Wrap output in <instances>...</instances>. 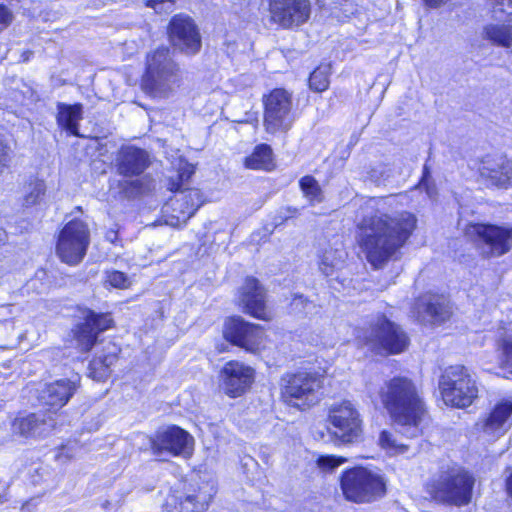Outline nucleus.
<instances>
[{
  "mask_svg": "<svg viewBox=\"0 0 512 512\" xmlns=\"http://www.w3.org/2000/svg\"><path fill=\"white\" fill-rule=\"evenodd\" d=\"M280 385L281 397L288 405L305 409L321 399L322 380L314 373H286L281 377Z\"/></svg>",
  "mask_w": 512,
  "mask_h": 512,
  "instance_id": "obj_6",
  "label": "nucleus"
},
{
  "mask_svg": "<svg viewBox=\"0 0 512 512\" xmlns=\"http://www.w3.org/2000/svg\"><path fill=\"white\" fill-rule=\"evenodd\" d=\"M500 366L511 369L512 374V337L506 336L498 341Z\"/></svg>",
  "mask_w": 512,
  "mask_h": 512,
  "instance_id": "obj_37",
  "label": "nucleus"
},
{
  "mask_svg": "<svg viewBox=\"0 0 512 512\" xmlns=\"http://www.w3.org/2000/svg\"><path fill=\"white\" fill-rule=\"evenodd\" d=\"M73 332L77 347L82 352H88L96 343L97 332H95L86 316L84 317V322L78 324Z\"/></svg>",
  "mask_w": 512,
  "mask_h": 512,
  "instance_id": "obj_31",
  "label": "nucleus"
},
{
  "mask_svg": "<svg viewBox=\"0 0 512 512\" xmlns=\"http://www.w3.org/2000/svg\"><path fill=\"white\" fill-rule=\"evenodd\" d=\"M425 315L423 320L431 324H440L449 319L451 307L443 295H429L424 299Z\"/></svg>",
  "mask_w": 512,
  "mask_h": 512,
  "instance_id": "obj_26",
  "label": "nucleus"
},
{
  "mask_svg": "<svg viewBox=\"0 0 512 512\" xmlns=\"http://www.w3.org/2000/svg\"><path fill=\"white\" fill-rule=\"evenodd\" d=\"M106 239L108 241H110L111 243H114L116 241V239H117V232L113 231V230L107 232Z\"/></svg>",
  "mask_w": 512,
  "mask_h": 512,
  "instance_id": "obj_48",
  "label": "nucleus"
},
{
  "mask_svg": "<svg viewBox=\"0 0 512 512\" xmlns=\"http://www.w3.org/2000/svg\"><path fill=\"white\" fill-rule=\"evenodd\" d=\"M481 37L491 45L509 49L512 47V24L493 22L483 26Z\"/></svg>",
  "mask_w": 512,
  "mask_h": 512,
  "instance_id": "obj_27",
  "label": "nucleus"
},
{
  "mask_svg": "<svg viewBox=\"0 0 512 512\" xmlns=\"http://www.w3.org/2000/svg\"><path fill=\"white\" fill-rule=\"evenodd\" d=\"M194 173V170L191 166L186 165L182 168L177 174V181L171 180L169 182V190L171 191H182V187L184 182L187 181L191 175ZM185 189H183L184 191Z\"/></svg>",
  "mask_w": 512,
  "mask_h": 512,
  "instance_id": "obj_39",
  "label": "nucleus"
},
{
  "mask_svg": "<svg viewBox=\"0 0 512 512\" xmlns=\"http://www.w3.org/2000/svg\"><path fill=\"white\" fill-rule=\"evenodd\" d=\"M13 20L12 12L4 5L0 4V32L6 29Z\"/></svg>",
  "mask_w": 512,
  "mask_h": 512,
  "instance_id": "obj_44",
  "label": "nucleus"
},
{
  "mask_svg": "<svg viewBox=\"0 0 512 512\" xmlns=\"http://www.w3.org/2000/svg\"><path fill=\"white\" fill-rule=\"evenodd\" d=\"M501 5H507L508 7L512 8V0H496Z\"/></svg>",
  "mask_w": 512,
  "mask_h": 512,
  "instance_id": "obj_51",
  "label": "nucleus"
},
{
  "mask_svg": "<svg viewBox=\"0 0 512 512\" xmlns=\"http://www.w3.org/2000/svg\"><path fill=\"white\" fill-rule=\"evenodd\" d=\"M345 258L346 252L343 249L328 248L321 256L319 269L324 275L330 276L343 266Z\"/></svg>",
  "mask_w": 512,
  "mask_h": 512,
  "instance_id": "obj_30",
  "label": "nucleus"
},
{
  "mask_svg": "<svg viewBox=\"0 0 512 512\" xmlns=\"http://www.w3.org/2000/svg\"><path fill=\"white\" fill-rule=\"evenodd\" d=\"M265 289L253 277H247L240 289L239 302L245 313L261 319L268 320L269 313L266 308Z\"/></svg>",
  "mask_w": 512,
  "mask_h": 512,
  "instance_id": "obj_21",
  "label": "nucleus"
},
{
  "mask_svg": "<svg viewBox=\"0 0 512 512\" xmlns=\"http://www.w3.org/2000/svg\"><path fill=\"white\" fill-rule=\"evenodd\" d=\"M446 0H424L425 4L430 7H438L443 4Z\"/></svg>",
  "mask_w": 512,
  "mask_h": 512,
  "instance_id": "obj_47",
  "label": "nucleus"
},
{
  "mask_svg": "<svg viewBox=\"0 0 512 512\" xmlns=\"http://www.w3.org/2000/svg\"><path fill=\"white\" fill-rule=\"evenodd\" d=\"M330 65H320L310 75V88L322 92L329 86Z\"/></svg>",
  "mask_w": 512,
  "mask_h": 512,
  "instance_id": "obj_35",
  "label": "nucleus"
},
{
  "mask_svg": "<svg viewBox=\"0 0 512 512\" xmlns=\"http://www.w3.org/2000/svg\"><path fill=\"white\" fill-rule=\"evenodd\" d=\"M378 441L379 445L391 454H403L409 449L408 445L398 443L394 435L387 430L380 433Z\"/></svg>",
  "mask_w": 512,
  "mask_h": 512,
  "instance_id": "obj_36",
  "label": "nucleus"
},
{
  "mask_svg": "<svg viewBox=\"0 0 512 512\" xmlns=\"http://www.w3.org/2000/svg\"><path fill=\"white\" fill-rule=\"evenodd\" d=\"M340 482L345 498L352 502L368 503L386 494V480L383 475L364 467L344 471Z\"/></svg>",
  "mask_w": 512,
  "mask_h": 512,
  "instance_id": "obj_5",
  "label": "nucleus"
},
{
  "mask_svg": "<svg viewBox=\"0 0 512 512\" xmlns=\"http://www.w3.org/2000/svg\"><path fill=\"white\" fill-rule=\"evenodd\" d=\"M149 164L148 152L133 145L122 146L116 155L117 171L125 177L142 174Z\"/></svg>",
  "mask_w": 512,
  "mask_h": 512,
  "instance_id": "obj_24",
  "label": "nucleus"
},
{
  "mask_svg": "<svg viewBox=\"0 0 512 512\" xmlns=\"http://www.w3.org/2000/svg\"><path fill=\"white\" fill-rule=\"evenodd\" d=\"M118 352L119 348L115 344L108 343L105 346V352L91 361V370L98 372L99 378L105 376L110 366L117 360Z\"/></svg>",
  "mask_w": 512,
  "mask_h": 512,
  "instance_id": "obj_33",
  "label": "nucleus"
},
{
  "mask_svg": "<svg viewBox=\"0 0 512 512\" xmlns=\"http://www.w3.org/2000/svg\"><path fill=\"white\" fill-rule=\"evenodd\" d=\"M57 122L58 124L69 131L72 135H79V121L82 119L83 107L81 104H57Z\"/></svg>",
  "mask_w": 512,
  "mask_h": 512,
  "instance_id": "obj_28",
  "label": "nucleus"
},
{
  "mask_svg": "<svg viewBox=\"0 0 512 512\" xmlns=\"http://www.w3.org/2000/svg\"><path fill=\"white\" fill-rule=\"evenodd\" d=\"M146 6L158 14H167L174 10V0H147Z\"/></svg>",
  "mask_w": 512,
  "mask_h": 512,
  "instance_id": "obj_41",
  "label": "nucleus"
},
{
  "mask_svg": "<svg viewBox=\"0 0 512 512\" xmlns=\"http://www.w3.org/2000/svg\"><path fill=\"white\" fill-rule=\"evenodd\" d=\"M55 426L56 420L51 414L38 412L17 417L12 424V430L14 434L24 438H41L47 436Z\"/></svg>",
  "mask_w": 512,
  "mask_h": 512,
  "instance_id": "obj_22",
  "label": "nucleus"
},
{
  "mask_svg": "<svg viewBox=\"0 0 512 512\" xmlns=\"http://www.w3.org/2000/svg\"><path fill=\"white\" fill-rule=\"evenodd\" d=\"M439 386L444 402L458 408L470 406L478 395L475 381L462 365L447 368Z\"/></svg>",
  "mask_w": 512,
  "mask_h": 512,
  "instance_id": "obj_8",
  "label": "nucleus"
},
{
  "mask_svg": "<svg viewBox=\"0 0 512 512\" xmlns=\"http://www.w3.org/2000/svg\"><path fill=\"white\" fill-rule=\"evenodd\" d=\"M188 512H206L216 493L214 485L210 482L191 484L183 492H176Z\"/></svg>",
  "mask_w": 512,
  "mask_h": 512,
  "instance_id": "obj_25",
  "label": "nucleus"
},
{
  "mask_svg": "<svg viewBox=\"0 0 512 512\" xmlns=\"http://www.w3.org/2000/svg\"><path fill=\"white\" fill-rule=\"evenodd\" d=\"M244 165L253 170H270L273 166L272 149L266 144L256 146L253 153L245 158Z\"/></svg>",
  "mask_w": 512,
  "mask_h": 512,
  "instance_id": "obj_29",
  "label": "nucleus"
},
{
  "mask_svg": "<svg viewBox=\"0 0 512 512\" xmlns=\"http://www.w3.org/2000/svg\"><path fill=\"white\" fill-rule=\"evenodd\" d=\"M512 425V399L498 402L477 426L485 434L493 437L503 435Z\"/></svg>",
  "mask_w": 512,
  "mask_h": 512,
  "instance_id": "obj_23",
  "label": "nucleus"
},
{
  "mask_svg": "<svg viewBox=\"0 0 512 512\" xmlns=\"http://www.w3.org/2000/svg\"><path fill=\"white\" fill-rule=\"evenodd\" d=\"M107 281L115 288H126L129 285L127 276L120 271H112L107 276Z\"/></svg>",
  "mask_w": 512,
  "mask_h": 512,
  "instance_id": "obj_42",
  "label": "nucleus"
},
{
  "mask_svg": "<svg viewBox=\"0 0 512 512\" xmlns=\"http://www.w3.org/2000/svg\"><path fill=\"white\" fill-rule=\"evenodd\" d=\"M380 401L400 433L408 438L422 433L426 406L416 385L406 377H394L383 383L378 392Z\"/></svg>",
  "mask_w": 512,
  "mask_h": 512,
  "instance_id": "obj_2",
  "label": "nucleus"
},
{
  "mask_svg": "<svg viewBox=\"0 0 512 512\" xmlns=\"http://www.w3.org/2000/svg\"><path fill=\"white\" fill-rule=\"evenodd\" d=\"M307 303V299H305L302 295H295L292 299L291 306L295 309L301 307H304V305Z\"/></svg>",
  "mask_w": 512,
  "mask_h": 512,
  "instance_id": "obj_46",
  "label": "nucleus"
},
{
  "mask_svg": "<svg viewBox=\"0 0 512 512\" xmlns=\"http://www.w3.org/2000/svg\"><path fill=\"white\" fill-rule=\"evenodd\" d=\"M10 149L0 140V167L6 166L10 160Z\"/></svg>",
  "mask_w": 512,
  "mask_h": 512,
  "instance_id": "obj_45",
  "label": "nucleus"
},
{
  "mask_svg": "<svg viewBox=\"0 0 512 512\" xmlns=\"http://www.w3.org/2000/svg\"><path fill=\"white\" fill-rule=\"evenodd\" d=\"M507 490H508L510 496L512 497V474L507 479Z\"/></svg>",
  "mask_w": 512,
  "mask_h": 512,
  "instance_id": "obj_50",
  "label": "nucleus"
},
{
  "mask_svg": "<svg viewBox=\"0 0 512 512\" xmlns=\"http://www.w3.org/2000/svg\"><path fill=\"white\" fill-rule=\"evenodd\" d=\"M46 193V184L44 180L31 178L23 187L22 204L25 207H32L39 204Z\"/></svg>",
  "mask_w": 512,
  "mask_h": 512,
  "instance_id": "obj_32",
  "label": "nucleus"
},
{
  "mask_svg": "<svg viewBox=\"0 0 512 512\" xmlns=\"http://www.w3.org/2000/svg\"><path fill=\"white\" fill-rule=\"evenodd\" d=\"M177 194L162 209L165 223L172 227L185 224L203 203L198 189L176 191Z\"/></svg>",
  "mask_w": 512,
  "mask_h": 512,
  "instance_id": "obj_15",
  "label": "nucleus"
},
{
  "mask_svg": "<svg viewBox=\"0 0 512 512\" xmlns=\"http://www.w3.org/2000/svg\"><path fill=\"white\" fill-rule=\"evenodd\" d=\"M80 386L79 376L73 378H61L45 383L37 390V399L42 406L51 411H58L73 397Z\"/></svg>",
  "mask_w": 512,
  "mask_h": 512,
  "instance_id": "obj_19",
  "label": "nucleus"
},
{
  "mask_svg": "<svg viewBox=\"0 0 512 512\" xmlns=\"http://www.w3.org/2000/svg\"><path fill=\"white\" fill-rule=\"evenodd\" d=\"M468 233L475 236L481 255L485 258L500 257L512 248V227L476 223L470 225Z\"/></svg>",
  "mask_w": 512,
  "mask_h": 512,
  "instance_id": "obj_12",
  "label": "nucleus"
},
{
  "mask_svg": "<svg viewBox=\"0 0 512 512\" xmlns=\"http://www.w3.org/2000/svg\"><path fill=\"white\" fill-rule=\"evenodd\" d=\"M328 423L332 427L331 433L342 443H354L362 435L360 413L351 401L333 404L329 409Z\"/></svg>",
  "mask_w": 512,
  "mask_h": 512,
  "instance_id": "obj_10",
  "label": "nucleus"
},
{
  "mask_svg": "<svg viewBox=\"0 0 512 512\" xmlns=\"http://www.w3.org/2000/svg\"><path fill=\"white\" fill-rule=\"evenodd\" d=\"M32 55H33V52H32V51H30V50H26V51H24V52L22 53V55H21V60H22L23 62H27V61H29V59L31 58V56H32Z\"/></svg>",
  "mask_w": 512,
  "mask_h": 512,
  "instance_id": "obj_49",
  "label": "nucleus"
},
{
  "mask_svg": "<svg viewBox=\"0 0 512 512\" xmlns=\"http://www.w3.org/2000/svg\"><path fill=\"white\" fill-rule=\"evenodd\" d=\"M150 445L153 454L157 457L167 454L187 458L192 455L194 438L178 426H169L158 430L150 438Z\"/></svg>",
  "mask_w": 512,
  "mask_h": 512,
  "instance_id": "obj_13",
  "label": "nucleus"
},
{
  "mask_svg": "<svg viewBox=\"0 0 512 512\" xmlns=\"http://www.w3.org/2000/svg\"><path fill=\"white\" fill-rule=\"evenodd\" d=\"M475 479L461 468L442 471L427 484L429 494L437 501L464 506L471 502Z\"/></svg>",
  "mask_w": 512,
  "mask_h": 512,
  "instance_id": "obj_4",
  "label": "nucleus"
},
{
  "mask_svg": "<svg viewBox=\"0 0 512 512\" xmlns=\"http://www.w3.org/2000/svg\"><path fill=\"white\" fill-rule=\"evenodd\" d=\"M89 242L88 225L82 220H71L59 233L56 253L63 262L76 265L84 258Z\"/></svg>",
  "mask_w": 512,
  "mask_h": 512,
  "instance_id": "obj_9",
  "label": "nucleus"
},
{
  "mask_svg": "<svg viewBox=\"0 0 512 512\" xmlns=\"http://www.w3.org/2000/svg\"><path fill=\"white\" fill-rule=\"evenodd\" d=\"M172 46L186 55L197 54L202 46L201 35L195 21L180 13L172 17L168 25Z\"/></svg>",
  "mask_w": 512,
  "mask_h": 512,
  "instance_id": "obj_14",
  "label": "nucleus"
},
{
  "mask_svg": "<svg viewBox=\"0 0 512 512\" xmlns=\"http://www.w3.org/2000/svg\"><path fill=\"white\" fill-rule=\"evenodd\" d=\"M344 462V459L337 458L335 456H321L317 463L323 470H333Z\"/></svg>",
  "mask_w": 512,
  "mask_h": 512,
  "instance_id": "obj_43",
  "label": "nucleus"
},
{
  "mask_svg": "<svg viewBox=\"0 0 512 512\" xmlns=\"http://www.w3.org/2000/svg\"><path fill=\"white\" fill-rule=\"evenodd\" d=\"M264 126L268 133L287 132L295 120L292 95L285 89L272 90L264 100Z\"/></svg>",
  "mask_w": 512,
  "mask_h": 512,
  "instance_id": "obj_11",
  "label": "nucleus"
},
{
  "mask_svg": "<svg viewBox=\"0 0 512 512\" xmlns=\"http://www.w3.org/2000/svg\"><path fill=\"white\" fill-rule=\"evenodd\" d=\"M185 509L177 493L168 495L163 505V512H188Z\"/></svg>",
  "mask_w": 512,
  "mask_h": 512,
  "instance_id": "obj_40",
  "label": "nucleus"
},
{
  "mask_svg": "<svg viewBox=\"0 0 512 512\" xmlns=\"http://www.w3.org/2000/svg\"><path fill=\"white\" fill-rule=\"evenodd\" d=\"M223 336L233 345L251 353L260 351L264 344L262 327L246 322L241 317H234L225 322Z\"/></svg>",
  "mask_w": 512,
  "mask_h": 512,
  "instance_id": "obj_16",
  "label": "nucleus"
},
{
  "mask_svg": "<svg viewBox=\"0 0 512 512\" xmlns=\"http://www.w3.org/2000/svg\"><path fill=\"white\" fill-rule=\"evenodd\" d=\"M271 20L283 28L298 27L305 23L311 12L309 0H270Z\"/></svg>",
  "mask_w": 512,
  "mask_h": 512,
  "instance_id": "obj_18",
  "label": "nucleus"
},
{
  "mask_svg": "<svg viewBox=\"0 0 512 512\" xmlns=\"http://www.w3.org/2000/svg\"><path fill=\"white\" fill-rule=\"evenodd\" d=\"M105 509H107L109 506H110V502L109 501H105V503H103L102 505Z\"/></svg>",
  "mask_w": 512,
  "mask_h": 512,
  "instance_id": "obj_52",
  "label": "nucleus"
},
{
  "mask_svg": "<svg viewBox=\"0 0 512 512\" xmlns=\"http://www.w3.org/2000/svg\"><path fill=\"white\" fill-rule=\"evenodd\" d=\"M254 374V369L250 366L238 361H229L220 371V387L229 397H239L251 387Z\"/></svg>",
  "mask_w": 512,
  "mask_h": 512,
  "instance_id": "obj_20",
  "label": "nucleus"
},
{
  "mask_svg": "<svg viewBox=\"0 0 512 512\" xmlns=\"http://www.w3.org/2000/svg\"><path fill=\"white\" fill-rule=\"evenodd\" d=\"M299 184L302 192L304 193V196L310 201L312 205L322 202V189L314 177L309 175L304 176L300 179Z\"/></svg>",
  "mask_w": 512,
  "mask_h": 512,
  "instance_id": "obj_34",
  "label": "nucleus"
},
{
  "mask_svg": "<svg viewBox=\"0 0 512 512\" xmlns=\"http://www.w3.org/2000/svg\"><path fill=\"white\" fill-rule=\"evenodd\" d=\"M86 317L91 322V326L97 332V335L100 332H103L109 329L113 324V319L109 313H95L94 311L89 310L86 314Z\"/></svg>",
  "mask_w": 512,
  "mask_h": 512,
  "instance_id": "obj_38",
  "label": "nucleus"
},
{
  "mask_svg": "<svg viewBox=\"0 0 512 512\" xmlns=\"http://www.w3.org/2000/svg\"><path fill=\"white\" fill-rule=\"evenodd\" d=\"M416 224L415 215L408 211L377 212L357 224L356 241L367 261L378 269L404 246Z\"/></svg>",
  "mask_w": 512,
  "mask_h": 512,
  "instance_id": "obj_1",
  "label": "nucleus"
},
{
  "mask_svg": "<svg viewBox=\"0 0 512 512\" xmlns=\"http://www.w3.org/2000/svg\"><path fill=\"white\" fill-rule=\"evenodd\" d=\"M359 338L376 353L399 354L409 344V338L403 329L385 316H380L372 322L369 328L362 331Z\"/></svg>",
  "mask_w": 512,
  "mask_h": 512,
  "instance_id": "obj_7",
  "label": "nucleus"
},
{
  "mask_svg": "<svg viewBox=\"0 0 512 512\" xmlns=\"http://www.w3.org/2000/svg\"><path fill=\"white\" fill-rule=\"evenodd\" d=\"M182 80L178 64L167 47L147 55L146 70L142 79L144 92L153 98H167L180 86Z\"/></svg>",
  "mask_w": 512,
  "mask_h": 512,
  "instance_id": "obj_3",
  "label": "nucleus"
},
{
  "mask_svg": "<svg viewBox=\"0 0 512 512\" xmlns=\"http://www.w3.org/2000/svg\"><path fill=\"white\" fill-rule=\"evenodd\" d=\"M478 181L486 186L507 188L512 185V160L502 155H487L474 163Z\"/></svg>",
  "mask_w": 512,
  "mask_h": 512,
  "instance_id": "obj_17",
  "label": "nucleus"
}]
</instances>
